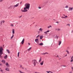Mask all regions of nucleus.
Returning a JSON list of instances; mask_svg holds the SVG:
<instances>
[{"label": "nucleus", "mask_w": 73, "mask_h": 73, "mask_svg": "<svg viewBox=\"0 0 73 73\" xmlns=\"http://www.w3.org/2000/svg\"><path fill=\"white\" fill-rule=\"evenodd\" d=\"M22 69H24V67H22Z\"/></svg>", "instance_id": "e2e57ef3"}, {"label": "nucleus", "mask_w": 73, "mask_h": 73, "mask_svg": "<svg viewBox=\"0 0 73 73\" xmlns=\"http://www.w3.org/2000/svg\"><path fill=\"white\" fill-rule=\"evenodd\" d=\"M2 62H3V64H5V61L4 60H2Z\"/></svg>", "instance_id": "6ab92c4d"}, {"label": "nucleus", "mask_w": 73, "mask_h": 73, "mask_svg": "<svg viewBox=\"0 0 73 73\" xmlns=\"http://www.w3.org/2000/svg\"><path fill=\"white\" fill-rule=\"evenodd\" d=\"M14 35L13 34L12 36V37L13 38V37H14Z\"/></svg>", "instance_id": "49530a36"}, {"label": "nucleus", "mask_w": 73, "mask_h": 73, "mask_svg": "<svg viewBox=\"0 0 73 73\" xmlns=\"http://www.w3.org/2000/svg\"><path fill=\"white\" fill-rule=\"evenodd\" d=\"M62 66H64V67H66V66H64V65H62Z\"/></svg>", "instance_id": "de8ad7c7"}, {"label": "nucleus", "mask_w": 73, "mask_h": 73, "mask_svg": "<svg viewBox=\"0 0 73 73\" xmlns=\"http://www.w3.org/2000/svg\"><path fill=\"white\" fill-rule=\"evenodd\" d=\"M55 38H57V39H58V36H56L55 37Z\"/></svg>", "instance_id": "c85d7f7f"}, {"label": "nucleus", "mask_w": 73, "mask_h": 73, "mask_svg": "<svg viewBox=\"0 0 73 73\" xmlns=\"http://www.w3.org/2000/svg\"><path fill=\"white\" fill-rule=\"evenodd\" d=\"M25 10L23 11V9L21 10L22 12H28V10L25 9L24 10Z\"/></svg>", "instance_id": "7ed1b4c3"}, {"label": "nucleus", "mask_w": 73, "mask_h": 73, "mask_svg": "<svg viewBox=\"0 0 73 73\" xmlns=\"http://www.w3.org/2000/svg\"><path fill=\"white\" fill-rule=\"evenodd\" d=\"M48 54V52H46L44 53H42V54Z\"/></svg>", "instance_id": "5701e85b"}, {"label": "nucleus", "mask_w": 73, "mask_h": 73, "mask_svg": "<svg viewBox=\"0 0 73 73\" xmlns=\"http://www.w3.org/2000/svg\"><path fill=\"white\" fill-rule=\"evenodd\" d=\"M66 52H67V53H68V54H69V52L68 51V50H66Z\"/></svg>", "instance_id": "a878e982"}, {"label": "nucleus", "mask_w": 73, "mask_h": 73, "mask_svg": "<svg viewBox=\"0 0 73 73\" xmlns=\"http://www.w3.org/2000/svg\"><path fill=\"white\" fill-rule=\"evenodd\" d=\"M50 27H52L51 25H49L48 27H47L48 28H49Z\"/></svg>", "instance_id": "b1692460"}, {"label": "nucleus", "mask_w": 73, "mask_h": 73, "mask_svg": "<svg viewBox=\"0 0 73 73\" xmlns=\"http://www.w3.org/2000/svg\"><path fill=\"white\" fill-rule=\"evenodd\" d=\"M47 33H48V32H49V30H48L46 31Z\"/></svg>", "instance_id": "e433bc0d"}, {"label": "nucleus", "mask_w": 73, "mask_h": 73, "mask_svg": "<svg viewBox=\"0 0 73 73\" xmlns=\"http://www.w3.org/2000/svg\"><path fill=\"white\" fill-rule=\"evenodd\" d=\"M72 73V72H69V73Z\"/></svg>", "instance_id": "774afa93"}, {"label": "nucleus", "mask_w": 73, "mask_h": 73, "mask_svg": "<svg viewBox=\"0 0 73 73\" xmlns=\"http://www.w3.org/2000/svg\"><path fill=\"white\" fill-rule=\"evenodd\" d=\"M39 45H40V46H42V45H43V43H40V44H39Z\"/></svg>", "instance_id": "aec40b11"}, {"label": "nucleus", "mask_w": 73, "mask_h": 73, "mask_svg": "<svg viewBox=\"0 0 73 73\" xmlns=\"http://www.w3.org/2000/svg\"><path fill=\"white\" fill-rule=\"evenodd\" d=\"M32 48V47H30V48H29V49H27V50L28 51H30V50H31V48Z\"/></svg>", "instance_id": "412c9836"}, {"label": "nucleus", "mask_w": 73, "mask_h": 73, "mask_svg": "<svg viewBox=\"0 0 73 73\" xmlns=\"http://www.w3.org/2000/svg\"><path fill=\"white\" fill-rule=\"evenodd\" d=\"M73 56L71 57V60L70 61L71 62H73Z\"/></svg>", "instance_id": "1a4fd4ad"}, {"label": "nucleus", "mask_w": 73, "mask_h": 73, "mask_svg": "<svg viewBox=\"0 0 73 73\" xmlns=\"http://www.w3.org/2000/svg\"><path fill=\"white\" fill-rule=\"evenodd\" d=\"M12 38H13L12 37H11V39H12Z\"/></svg>", "instance_id": "4d7b16f0"}, {"label": "nucleus", "mask_w": 73, "mask_h": 73, "mask_svg": "<svg viewBox=\"0 0 73 73\" xmlns=\"http://www.w3.org/2000/svg\"><path fill=\"white\" fill-rule=\"evenodd\" d=\"M5 70H7V71H9V68H5Z\"/></svg>", "instance_id": "ddd939ff"}, {"label": "nucleus", "mask_w": 73, "mask_h": 73, "mask_svg": "<svg viewBox=\"0 0 73 73\" xmlns=\"http://www.w3.org/2000/svg\"><path fill=\"white\" fill-rule=\"evenodd\" d=\"M65 8H68V6H66V7H65Z\"/></svg>", "instance_id": "79ce46f5"}, {"label": "nucleus", "mask_w": 73, "mask_h": 73, "mask_svg": "<svg viewBox=\"0 0 73 73\" xmlns=\"http://www.w3.org/2000/svg\"><path fill=\"white\" fill-rule=\"evenodd\" d=\"M41 57H40V59L39 60V62H41Z\"/></svg>", "instance_id": "bb28decb"}, {"label": "nucleus", "mask_w": 73, "mask_h": 73, "mask_svg": "<svg viewBox=\"0 0 73 73\" xmlns=\"http://www.w3.org/2000/svg\"><path fill=\"white\" fill-rule=\"evenodd\" d=\"M37 43V44H39V42H38V41H37V42H36Z\"/></svg>", "instance_id": "a18cd8bd"}, {"label": "nucleus", "mask_w": 73, "mask_h": 73, "mask_svg": "<svg viewBox=\"0 0 73 73\" xmlns=\"http://www.w3.org/2000/svg\"><path fill=\"white\" fill-rule=\"evenodd\" d=\"M28 44H29V45H30V43H29Z\"/></svg>", "instance_id": "6e6d98bb"}, {"label": "nucleus", "mask_w": 73, "mask_h": 73, "mask_svg": "<svg viewBox=\"0 0 73 73\" xmlns=\"http://www.w3.org/2000/svg\"><path fill=\"white\" fill-rule=\"evenodd\" d=\"M25 70H27V68H25Z\"/></svg>", "instance_id": "338daca9"}, {"label": "nucleus", "mask_w": 73, "mask_h": 73, "mask_svg": "<svg viewBox=\"0 0 73 73\" xmlns=\"http://www.w3.org/2000/svg\"><path fill=\"white\" fill-rule=\"evenodd\" d=\"M34 17H32L31 19H34Z\"/></svg>", "instance_id": "052dcab7"}, {"label": "nucleus", "mask_w": 73, "mask_h": 73, "mask_svg": "<svg viewBox=\"0 0 73 73\" xmlns=\"http://www.w3.org/2000/svg\"><path fill=\"white\" fill-rule=\"evenodd\" d=\"M25 7L24 8V10H25L26 9H29V8H30V4L29 3H26L25 5Z\"/></svg>", "instance_id": "f257e3e1"}, {"label": "nucleus", "mask_w": 73, "mask_h": 73, "mask_svg": "<svg viewBox=\"0 0 73 73\" xmlns=\"http://www.w3.org/2000/svg\"><path fill=\"white\" fill-rule=\"evenodd\" d=\"M5 65H6L7 67H8V68H9V67L10 66L9 64H8V62H6V63Z\"/></svg>", "instance_id": "f03ea898"}, {"label": "nucleus", "mask_w": 73, "mask_h": 73, "mask_svg": "<svg viewBox=\"0 0 73 73\" xmlns=\"http://www.w3.org/2000/svg\"><path fill=\"white\" fill-rule=\"evenodd\" d=\"M38 39H36L35 40V42H37V41H38Z\"/></svg>", "instance_id": "a211bd4d"}, {"label": "nucleus", "mask_w": 73, "mask_h": 73, "mask_svg": "<svg viewBox=\"0 0 73 73\" xmlns=\"http://www.w3.org/2000/svg\"><path fill=\"white\" fill-rule=\"evenodd\" d=\"M7 50V53H10V52H9V50L7 49V50Z\"/></svg>", "instance_id": "4be33fe9"}, {"label": "nucleus", "mask_w": 73, "mask_h": 73, "mask_svg": "<svg viewBox=\"0 0 73 73\" xmlns=\"http://www.w3.org/2000/svg\"><path fill=\"white\" fill-rule=\"evenodd\" d=\"M61 18H62V19H65V18H66V17H62Z\"/></svg>", "instance_id": "473e14b6"}, {"label": "nucleus", "mask_w": 73, "mask_h": 73, "mask_svg": "<svg viewBox=\"0 0 73 73\" xmlns=\"http://www.w3.org/2000/svg\"><path fill=\"white\" fill-rule=\"evenodd\" d=\"M73 7H69V11H72L73 10Z\"/></svg>", "instance_id": "39448f33"}, {"label": "nucleus", "mask_w": 73, "mask_h": 73, "mask_svg": "<svg viewBox=\"0 0 73 73\" xmlns=\"http://www.w3.org/2000/svg\"><path fill=\"white\" fill-rule=\"evenodd\" d=\"M0 57L1 58H2V56H1V55H0Z\"/></svg>", "instance_id": "a19ab883"}, {"label": "nucleus", "mask_w": 73, "mask_h": 73, "mask_svg": "<svg viewBox=\"0 0 73 73\" xmlns=\"http://www.w3.org/2000/svg\"><path fill=\"white\" fill-rule=\"evenodd\" d=\"M68 25H69V27H70V24H68L66 25V26H68Z\"/></svg>", "instance_id": "72a5a7b5"}, {"label": "nucleus", "mask_w": 73, "mask_h": 73, "mask_svg": "<svg viewBox=\"0 0 73 73\" xmlns=\"http://www.w3.org/2000/svg\"><path fill=\"white\" fill-rule=\"evenodd\" d=\"M21 68H22V65L20 66V68H21Z\"/></svg>", "instance_id": "5fc2aeb1"}, {"label": "nucleus", "mask_w": 73, "mask_h": 73, "mask_svg": "<svg viewBox=\"0 0 73 73\" xmlns=\"http://www.w3.org/2000/svg\"><path fill=\"white\" fill-rule=\"evenodd\" d=\"M3 47L1 46V48H0V51H3Z\"/></svg>", "instance_id": "0eeeda50"}, {"label": "nucleus", "mask_w": 73, "mask_h": 73, "mask_svg": "<svg viewBox=\"0 0 73 73\" xmlns=\"http://www.w3.org/2000/svg\"><path fill=\"white\" fill-rule=\"evenodd\" d=\"M3 46H4V45H3Z\"/></svg>", "instance_id": "69168bd1"}, {"label": "nucleus", "mask_w": 73, "mask_h": 73, "mask_svg": "<svg viewBox=\"0 0 73 73\" xmlns=\"http://www.w3.org/2000/svg\"><path fill=\"white\" fill-rule=\"evenodd\" d=\"M0 66H2V65L1 64H0Z\"/></svg>", "instance_id": "864d4df0"}, {"label": "nucleus", "mask_w": 73, "mask_h": 73, "mask_svg": "<svg viewBox=\"0 0 73 73\" xmlns=\"http://www.w3.org/2000/svg\"><path fill=\"white\" fill-rule=\"evenodd\" d=\"M56 23H57V24H58L59 23L58 22H56Z\"/></svg>", "instance_id": "8fccbe9b"}, {"label": "nucleus", "mask_w": 73, "mask_h": 73, "mask_svg": "<svg viewBox=\"0 0 73 73\" xmlns=\"http://www.w3.org/2000/svg\"><path fill=\"white\" fill-rule=\"evenodd\" d=\"M24 42V38H23L21 42V44H23Z\"/></svg>", "instance_id": "423d86ee"}, {"label": "nucleus", "mask_w": 73, "mask_h": 73, "mask_svg": "<svg viewBox=\"0 0 73 73\" xmlns=\"http://www.w3.org/2000/svg\"><path fill=\"white\" fill-rule=\"evenodd\" d=\"M1 72H3V70H1Z\"/></svg>", "instance_id": "13d9d810"}, {"label": "nucleus", "mask_w": 73, "mask_h": 73, "mask_svg": "<svg viewBox=\"0 0 73 73\" xmlns=\"http://www.w3.org/2000/svg\"><path fill=\"white\" fill-rule=\"evenodd\" d=\"M3 22V23H5V21H2Z\"/></svg>", "instance_id": "ea45409f"}, {"label": "nucleus", "mask_w": 73, "mask_h": 73, "mask_svg": "<svg viewBox=\"0 0 73 73\" xmlns=\"http://www.w3.org/2000/svg\"><path fill=\"white\" fill-rule=\"evenodd\" d=\"M33 63L34 66H36V63Z\"/></svg>", "instance_id": "393cba45"}, {"label": "nucleus", "mask_w": 73, "mask_h": 73, "mask_svg": "<svg viewBox=\"0 0 73 73\" xmlns=\"http://www.w3.org/2000/svg\"><path fill=\"white\" fill-rule=\"evenodd\" d=\"M1 25H2V23L3 22V21H1Z\"/></svg>", "instance_id": "37998d69"}, {"label": "nucleus", "mask_w": 73, "mask_h": 73, "mask_svg": "<svg viewBox=\"0 0 73 73\" xmlns=\"http://www.w3.org/2000/svg\"><path fill=\"white\" fill-rule=\"evenodd\" d=\"M63 15L64 16H65V17H68V16H65V15H64V14H63Z\"/></svg>", "instance_id": "7c9ffc66"}, {"label": "nucleus", "mask_w": 73, "mask_h": 73, "mask_svg": "<svg viewBox=\"0 0 73 73\" xmlns=\"http://www.w3.org/2000/svg\"><path fill=\"white\" fill-rule=\"evenodd\" d=\"M5 55L6 56H4V58H5V59H7V55Z\"/></svg>", "instance_id": "f8f14e48"}, {"label": "nucleus", "mask_w": 73, "mask_h": 73, "mask_svg": "<svg viewBox=\"0 0 73 73\" xmlns=\"http://www.w3.org/2000/svg\"><path fill=\"white\" fill-rule=\"evenodd\" d=\"M38 8H39V9H41V7H38Z\"/></svg>", "instance_id": "c03bdc74"}, {"label": "nucleus", "mask_w": 73, "mask_h": 73, "mask_svg": "<svg viewBox=\"0 0 73 73\" xmlns=\"http://www.w3.org/2000/svg\"><path fill=\"white\" fill-rule=\"evenodd\" d=\"M21 17H22V15L21 16H20V17H19V18H21Z\"/></svg>", "instance_id": "3c124183"}, {"label": "nucleus", "mask_w": 73, "mask_h": 73, "mask_svg": "<svg viewBox=\"0 0 73 73\" xmlns=\"http://www.w3.org/2000/svg\"><path fill=\"white\" fill-rule=\"evenodd\" d=\"M32 62H33V63H36H36H37V64H38V63L37 62V61L36 60H32Z\"/></svg>", "instance_id": "20e7f679"}, {"label": "nucleus", "mask_w": 73, "mask_h": 73, "mask_svg": "<svg viewBox=\"0 0 73 73\" xmlns=\"http://www.w3.org/2000/svg\"><path fill=\"white\" fill-rule=\"evenodd\" d=\"M51 72L50 71H46V72H47L48 73H49V72Z\"/></svg>", "instance_id": "f704fd0d"}, {"label": "nucleus", "mask_w": 73, "mask_h": 73, "mask_svg": "<svg viewBox=\"0 0 73 73\" xmlns=\"http://www.w3.org/2000/svg\"><path fill=\"white\" fill-rule=\"evenodd\" d=\"M58 42H59V44L58 45H60V44H61V41H58Z\"/></svg>", "instance_id": "2eb2a0df"}, {"label": "nucleus", "mask_w": 73, "mask_h": 73, "mask_svg": "<svg viewBox=\"0 0 73 73\" xmlns=\"http://www.w3.org/2000/svg\"><path fill=\"white\" fill-rule=\"evenodd\" d=\"M12 33L13 34H15V29H12Z\"/></svg>", "instance_id": "4468645a"}, {"label": "nucleus", "mask_w": 73, "mask_h": 73, "mask_svg": "<svg viewBox=\"0 0 73 73\" xmlns=\"http://www.w3.org/2000/svg\"><path fill=\"white\" fill-rule=\"evenodd\" d=\"M44 33H45V34H47V32L46 31L44 32Z\"/></svg>", "instance_id": "c9c22d12"}, {"label": "nucleus", "mask_w": 73, "mask_h": 73, "mask_svg": "<svg viewBox=\"0 0 73 73\" xmlns=\"http://www.w3.org/2000/svg\"><path fill=\"white\" fill-rule=\"evenodd\" d=\"M22 3V1H21L20 3V4H21V3Z\"/></svg>", "instance_id": "603ef678"}, {"label": "nucleus", "mask_w": 73, "mask_h": 73, "mask_svg": "<svg viewBox=\"0 0 73 73\" xmlns=\"http://www.w3.org/2000/svg\"><path fill=\"white\" fill-rule=\"evenodd\" d=\"M42 30H43V29H42L41 28H40L39 29V31H41V32H42Z\"/></svg>", "instance_id": "f3484780"}, {"label": "nucleus", "mask_w": 73, "mask_h": 73, "mask_svg": "<svg viewBox=\"0 0 73 73\" xmlns=\"http://www.w3.org/2000/svg\"><path fill=\"white\" fill-rule=\"evenodd\" d=\"M3 53V51H0V55H1Z\"/></svg>", "instance_id": "9b49d317"}, {"label": "nucleus", "mask_w": 73, "mask_h": 73, "mask_svg": "<svg viewBox=\"0 0 73 73\" xmlns=\"http://www.w3.org/2000/svg\"><path fill=\"white\" fill-rule=\"evenodd\" d=\"M0 25H1H1H1V23H0Z\"/></svg>", "instance_id": "0e129e2a"}, {"label": "nucleus", "mask_w": 73, "mask_h": 73, "mask_svg": "<svg viewBox=\"0 0 73 73\" xmlns=\"http://www.w3.org/2000/svg\"><path fill=\"white\" fill-rule=\"evenodd\" d=\"M39 36H40V35H38L36 37V38H38L39 37Z\"/></svg>", "instance_id": "2f4dec72"}, {"label": "nucleus", "mask_w": 73, "mask_h": 73, "mask_svg": "<svg viewBox=\"0 0 73 73\" xmlns=\"http://www.w3.org/2000/svg\"><path fill=\"white\" fill-rule=\"evenodd\" d=\"M19 3L17 4L16 5H15L14 6L15 7H17L19 6Z\"/></svg>", "instance_id": "9d476101"}, {"label": "nucleus", "mask_w": 73, "mask_h": 73, "mask_svg": "<svg viewBox=\"0 0 73 73\" xmlns=\"http://www.w3.org/2000/svg\"><path fill=\"white\" fill-rule=\"evenodd\" d=\"M11 25L12 27H13V25L12 24Z\"/></svg>", "instance_id": "09e8293b"}, {"label": "nucleus", "mask_w": 73, "mask_h": 73, "mask_svg": "<svg viewBox=\"0 0 73 73\" xmlns=\"http://www.w3.org/2000/svg\"><path fill=\"white\" fill-rule=\"evenodd\" d=\"M58 31H60V29H58Z\"/></svg>", "instance_id": "680f3d73"}, {"label": "nucleus", "mask_w": 73, "mask_h": 73, "mask_svg": "<svg viewBox=\"0 0 73 73\" xmlns=\"http://www.w3.org/2000/svg\"><path fill=\"white\" fill-rule=\"evenodd\" d=\"M12 6H11L9 8H9H12Z\"/></svg>", "instance_id": "4c0bfd02"}, {"label": "nucleus", "mask_w": 73, "mask_h": 73, "mask_svg": "<svg viewBox=\"0 0 73 73\" xmlns=\"http://www.w3.org/2000/svg\"><path fill=\"white\" fill-rule=\"evenodd\" d=\"M43 64H44V61H42V62L40 63V65H42Z\"/></svg>", "instance_id": "dca6fc26"}, {"label": "nucleus", "mask_w": 73, "mask_h": 73, "mask_svg": "<svg viewBox=\"0 0 73 73\" xmlns=\"http://www.w3.org/2000/svg\"><path fill=\"white\" fill-rule=\"evenodd\" d=\"M19 72H20V73H25L24 72H21V71H20V70H19Z\"/></svg>", "instance_id": "cd10ccee"}, {"label": "nucleus", "mask_w": 73, "mask_h": 73, "mask_svg": "<svg viewBox=\"0 0 73 73\" xmlns=\"http://www.w3.org/2000/svg\"><path fill=\"white\" fill-rule=\"evenodd\" d=\"M42 38H43V36L41 35L40 36V40H42Z\"/></svg>", "instance_id": "6e6552de"}, {"label": "nucleus", "mask_w": 73, "mask_h": 73, "mask_svg": "<svg viewBox=\"0 0 73 73\" xmlns=\"http://www.w3.org/2000/svg\"><path fill=\"white\" fill-rule=\"evenodd\" d=\"M67 56V54L65 56V57H66V56Z\"/></svg>", "instance_id": "bf43d9fd"}, {"label": "nucleus", "mask_w": 73, "mask_h": 73, "mask_svg": "<svg viewBox=\"0 0 73 73\" xmlns=\"http://www.w3.org/2000/svg\"><path fill=\"white\" fill-rule=\"evenodd\" d=\"M4 1V0H1L0 1V2H2V1Z\"/></svg>", "instance_id": "58836bf2"}, {"label": "nucleus", "mask_w": 73, "mask_h": 73, "mask_svg": "<svg viewBox=\"0 0 73 73\" xmlns=\"http://www.w3.org/2000/svg\"><path fill=\"white\" fill-rule=\"evenodd\" d=\"M20 54V52H19L18 53V57H19V54Z\"/></svg>", "instance_id": "c756f323"}]
</instances>
